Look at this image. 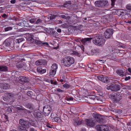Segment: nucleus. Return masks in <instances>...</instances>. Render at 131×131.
Wrapping results in <instances>:
<instances>
[{
	"label": "nucleus",
	"mask_w": 131,
	"mask_h": 131,
	"mask_svg": "<svg viewBox=\"0 0 131 131\" xmlns=\"http://www.w3.org/2000/svg\"><path fill=\"white\" fill-rule=\"evenodd\" d=\"M4 9L2 8V7H0V13H3L4 12Z\"/></svg>",
	"instance_id": "5fc2aeb1"
},
{
	"label": "nucleus",
	"mask_w": 131,
	"mask_h": 131,
	"mask_svg": "<svg viewBox=\"0 0 131 131\" xmlns=\"http://www.w3.org/2000/svg\"><path fill=\"white\" fill-rule=\"evenodd\" d=\"M90 101L93 104L96 103V102L97 100V99L96 97H90Z\"/></svg>",
	"instance_id": "a878e982"
},
{
	"label": "nucleus",
	"mask_w": 131,
	"mask_h": 131,
	"mask_svg": "<svg viewBox=\"0 0 131 131\" xmlns=\"http://www.w3.org/2000/svg\"><path fill=\"white\" fill-rule=\"evenodd\" d=\"M102 81L104 83H107L109 82V79L107 77L105 76L104 77V80H102Z\"/></svg>",
	"instance_id": "cd10ccee"
},
{
	"label": "nucleus",
	"mask_w": 131,
	"mask_h": 131,
	"mask_svg": "<svg viewBox=\"0 0 131 131\" xmlns=\"http://www.w3.org/2000/svg\"><path fill=\"white\" fill-rule=\"evenodd\" d=\"M54 120L57 123H60L61 121V119L60 117H56L54 118L53 117Z\"/></svg>",
	"instance_id": "bb28decb"
},
{
	"label": "nucleus",
	"mask_w": 131,
	"mask_h": 131,
	"mask_svg": "<svg viewBox=\"0 0 131 131\" xmlns=\"http://www.w3.org/2000/svg\"><path fill=\"white\" fill-rule=\"evenodd\" d=\"M56 17V16L54 15H51V16L49 17L48 18H50V20H52L55 19Z\"/></svg>",
	"instance_id": "2f4dec72"
},
{
	"label": "nucleus",
	"mask_w": 131,
	"mask_h": 131,
	"mask_svg": "<svg viewBox=\"0 0 131 131\" xmlns=\"http://www.w3.org/2000/svg\"><path fill=\"white\" fill-rule=\"evenodd\" d=\"M111 58L112 60H115L116 59V58H115V57H114L113 56H112L111 57Z\"/></svg>",
	"instance_id": "338daca9"
},
{
	"label": "nucleus",
	"mask_w": 131,
	"mask_h": 131,
	"mask_svg": "<svg viewBox=\"0 0 131 131\" xmlns=\"http://www.w3.org/2000/svg\"><path fill=\"white\" fill-rule=\"evenodd\" d=\"M34 36L32 35H30L27 38V41L29 43H32L34 42Z\"/></svg>",
	"instance_id": "a211bd4d"
},
{
	"label": "nucleus",
	"mask_w": 131,
	"mask_h": 131,
	"mask_svg": "<svg viewBox=\"0 0 131 131\" xmlns=\"http://www.w3.org/2000/svg\"><path fill=\"white\" fill-rule=\"evenodd\" d=\"M8 70L7 68L5 66H0V71H6Z\"/></svg>",
	"instance_id": "5701e85b"
},
{
	"label": "nucleus",
	"mask_w": 131,
	"mask_h": 131,
	"mask_svg": "<svg viewBox=\"0 0 131 131\" xmlns=\"http://www.w3.org/2000/svg\"><path fill=\"white\" fill-rule=\"evenodd\" d=\"M14 94L11 93L7 94V96L3 98V99L4 101H10V102L13 101V98Z\"/></svg>",
	"instance_id": "9d476101"
},
{
	"label": "nucleus",
	"mask_w": 131,
	"mask_h": 131,
	"mask_svg": "<svg viewBox=\"0 0 131 131\" xmlns=\"http://www.w3.org/2000/svg\"><path fill=\"white\" fill-rule=\"evenodd\" d=\"M63 14H64L65 15H61L60 17H61L62 18L67 20H69L70 19V16H68V14L64 13Z\"/></svg>",
	"instance_id": "aec40b11"
},
{
	"label": "nucleus",
	"mask_w": 131,
	"mask_h": 131,
	"mask_svg": "<svg viewBox=\"0 0 131 131\" xmlns=\"http://www.w3.org/2000/svg\"><path fill=\"white\" fill-rule=\"evenodd\" d=\"M42 20L40 19H38L36 21V23L37 24H38L42 22Z\"/></svg>",
	"instance_id": "ea45409f"
},
{
	"label": "nucleus",
	"mask_w": 131,
	"mask_h": 131,
	"mask_svg": "<svg viewBox=\"0 0 131 131\" xmlns=\"http://www.w3.org/2000/svg\"><path fill=\"white\" fill-rule=\"evenodd\" d=\"M12 28L11 27H7L5 28V31L11 30L12 29Z\"/></svg>",
	"instance_id": "e433bc0d"
},
{
	"label": "nucleus",
	"mask_w": 131,
	"mask_h": 131,
	"mask_svg": "<svg viewBox=\"0 0 131 131\" xmlns=\"http://www.w3.org/2000/svg\"><path fill=\"white\" fill-rule=\"evenodd\" d=\"M58 68V65L56 63L53 64L51 67V70H53L56 71L57 70Z\"/></svg>",
	"instance_id": "393cba45"
},
{
	"label": "nucleus",
	"mask_w": 131,
	"mask_h": 131,
	"mask_svg": "<svg viewBox=\"0 0 131 131\" xmlns=\"http://www.w3.org/2000/svg\"><path fill=\"white\" fill-rule=\"evenodd\" d=\"M96 128L98 131H109L108 127L103 125H97Z\"/></svg>",
	"instance_id": "423d86ee"
},
{
	"label": "nucleus",
	"mask_w": 131,
	"mask_h": 131,
	"mask_svg": "<svg viewBox=\"0 0 131 131\" xmlns=\"http://www.w3.org/2000/svg\"><path fill=\"white\" fill-rule=\"evenodd\" d=\"M71 2L70 1H69L68 2H66L64 4V5H71Z\"/></svg>",
	"instance_id": "c03bdc74"
},
{
	"label": "nucleus",
	"mask_w": 131,
	"mask_h": 131,
	"mask_svg": "<svg viewBox=\"0 0 131 131\" xmlns=\"http://www.w3.org/2000/svg\"><path fill=\"white\" fill-rule=\"evenodd\" d=\"M110 110L111 111H112L113 112H117V111H118V110H117L115 109L114 108H111L110 109Z\"/></svg>",
	"instance_id": "8fccbe9b"
},
{
	"label": "nucleus",
	"mask_w": 131,
	"mask_h": 131,
	"mask_svg": "<svg viewBox=\"0 0 131 131\" xmlns=\"http://www.w3.org/2000/svg\"><path fill=\"white\" fill-rule=\"evenodd\" d=\"M36 18H32L30 19L29 20V21L30 23H34L36 21Z\"/></svg>",
	"instance_id": "f704fd0d"
},
{
	"label": "nucleus",
	"mask_w": 131,
	"mask_h": 131,
	"mask_svg": "<svg viewBox=\"0 0 131 131\" xmlns=\"http://www.w3.org/2000/svg\"><path fill=\"white\" fill-rule=\"evenodd\" d=\"M111 98L112 100L116 102H118L121 99V96L119 94H115L111 95Z\"/></svg>",
	"instance_id": "0eeeda50"
},
{
	"label": "nucleus",
	"mask_w": 131,
	"mask_h": 131,
	"mask_svg": "<svg viewBox=\"0 0 131 131\" xmlns=\"http://www.w3.org/2000/svg\"><path fill=\"white\" fill-rule=\"evenodd\" d=\"M121 88V87L119 85L112 84L110 86H108L107 89H111L113 91H117L120 90Z\"/></svg>",
	"instance_id": "6e6552de"
},
{
	"label": "nucleus",
	"mask_w": 131,
	"mask_h": 131,
	"mask_svg": "<svg viewBox=\"0 0 131 131\" xmlns=\"http://www.w3.org/2000/svg\"><path fill=\"white\" fill-rule=\"evenodd\" d=\"M50 83L51 84H53L54 85H56L57 84L56 82V81L53 82V80H50Z\"/></svg>",
	"instance_id": "de8ad7c7"
},
{
	"label": "nucleus",
	"mask_w": 131,
	"mask_h": 131,
	"mask_svg": "<svg viewBox=\"0 0 131 131\" xmlns=\"http://www.w3.org/2000/svg\"><path fill=\"white\" fill-rule=\"evenodd\" d=\"M56 71L51 69L49 73V75L50 77H53L56 74Z\"/></svg>",
	"instance_id": "412c9836"
},
{
	"label": "nucleus",
	"mask_w": 131,
	"mask_h": 131,
	"mask_svg": "<svg viewBox=\"0 0 131 131\" xmlns=\"http://www.w3.org/2000/svg\"><path fill=\"white\" fill-rule=\"evenodd\" d=\"M85 123L87 125L92 127L94 125V123L91 119H85Z\"/></svg>",
	"instance_id": "f8f14e48"
},
{
	"label": "nucleus",
	"mask_w": 131,
	"mask_h": 131,
	"mask_svg": "<svg viewBox=\"0 0 131 131\" xmlns=\"http://www.w3.org/2000/svg\"><path fill=\"white\" fill-rule=\"evenodd\" d=\"M94 117L95 120L97 122L101 123L102 122V118L101 116L99 114H96L95 115Z\"/></svg>",
	"instance_id": "2eb2a0df"
},
{
	"label": "nucleus",
	"mask_w": 131,
	"mask_h": 131,
	"mask_svg": "<svg viewBox=\"0 0 131 131\" xmlns=\"http://www.w3.org/2000/svg\"><path fill=\"white\" fill-rule=\"evenodd\" d=\"M29 131H37L36 130L33 128H31L30 129Z\"/></svg>",
	"instance_id": "0e129e2a"
},
{
	"label": "nucleus",
	"mask_w": 131,
	"mask_h": 131,
	"mask_svg": "<svg viewBox=\"0 0 131 131\" xmlns=\"http://www.w3.org/2000/svg\"><path fill=\"white\" fill-rule=\"evenodd\" d=\"M23 98V96L21 95H19L18 96V98L19 99H21Z\"/></svg>",
	"instance_id": "680f3d73"
},
{
	"label": "nucleus",
	"mask_w": 131,
	"mask_h": 131,
	"mask_svg": "<svg viewBox=\"0 0 131 131\" xmlns=\"http://www.w3.org/2000/svg\"><path fill=\"white\" fill-rule=\"evenodd\" d=\"M92 39V38H85L81 40V42L84 45H86L90 42Z\"/></svg>",
	"instance_id": "ddd939ff"
},
{
	"label": "nucleus",
	"mask_w": 131,
	"mask_h": 131,
	"mask_svg": "<svg viewBox=\"0 0 131 131\" xmlns=\"http://www.w3.org/2000/svg\"><path fill=\"white\" fill-rule=\"evenodd\" d=\"M33 114L35 117L37 118H41L43 117L42 113L40 112L37 113L34 112Z\"/></svg>",
	"instance_id": "f3484780"
},
{
	"label": "nucleus",
	"mask_w": 131,
	"mask_h": 131,
	"mask_svg": "<svg viewBox=\"0 0 131 131\" xmlns=\"http://www.w3.org/2000/svg\"><path fill=\"white\" fill-rule=\"evenodd\" d=\"M115 1V0H111V5L112 6H114V5Z\"/></svg>",
	"instance_id": "09e8293b"
},
{
	"label": "nucleus",
	"mask_w": 131,
	"mask_h": 131,
	"mask_svg": "<svg viewBox=\"0 0 131 131\" xmlns=\"http://www.w3.org/2000/svg\"><path fill=\"white\" fill-rule=\"evenodd\" d=\"M57 91L60 92H64V91L59 89H57Z\"/></svg>",
	"instance_id": "603ef678"
},
{
	"label": "nucleus",
	"mask_w": 131,
	"mask_h": 131,
	"mask_svg": "<svg viewBox=\"0 0 131 131\" xmlns=\"http://www.w3.org/2000/svg\"><path fill=\"white\" fill-rule=\"evenodd\" d=\"M103 75H100L99 76H98L97 77V78L99 80H100V81H102V77Z\"/></svg>",
	"instance_id": "37998d69"
},
{
	"label": "nucleus",
	"mask_w": 131,
	"mask_h": 131,
	"mask_svg": "<svg viewBox=\"0 0 131 131\" xmlns=\"http://www.w3.org/2000/svg\"><path fill=\"white\" fill-rule=\"evenodd\" d=\"M46 126L47 127L50 128H51L53 126L52 125L50 124H47Z\"/></svg>",
	"instance_id": "3c124183"
},
{
	"label": "nucleus",
	"mask_w": 131,
	"mask_h": 131,
	"mask_svg": "<svg viewBox=\"0 0 131 131\" xmlns=\"http://www.w3.org/2000/svg\"><path fill=\"white\" fill-rule=\"evenodd\" d=\"M35 42L37 44L42 46L43 43L42 42L38 40H35Z\"/></svg>",
	"instance_id": "4c0bfd02"
},
{
	"label": "nucleus",
	"mask_w": 131,
	"mask_h": 131,
	"mask_svg": "<svg viewBox=\"0 0 131 131\" xmlns=\"http://www.w3.org/2000/svg\"><path fill=\"white\" fill-rule=\"evenodd\" d=\"M16 108L18 110H26V109L24 108H22L19 107H17Z\"/></svg>",
	"instance_id": "a18cd8bd"
},
{
	"label": "nucleus",
	"mask_w": 131,
	"mask_h": 131,
	"mask_svg": "<svg viewBox=\"0 0 131 131\" xmlns=\"http://www.w3.org/2000/svg\"><path fill=\"white\" fill-rule=\"evenodd\" d=\"M27 108L29 109L30 110H32L33 109V108L30 106H27Z\"/></svg>",
	"instance_id": "4d7b16f0"
},
{
	"label": "nucleus",
	"mask_w": 131,
	"mask_h": 131,
	"mask_svg": "<svg viewBox=\"0 0 131 131\" xmlns=\"http://www.w3.org/2000/svg\"><path fill=\"white\" fill-rule=\"evenodd\" d=\"M8 16L6 14H4L2 16V17L5 18H6V17Z\"/></svg>",
	"instance_id": "864d4df0"
},
{
	"label": "nucleus",
	"mask_w": 131,
	"mask_h": 131,
	"mask_svg": "<svg viewBox=\"0 0 131 131\" xmlns=\"http://www.w3.org/2000/svg\"><path fill=\"white\" fill-rule=\"evenodd\" d=\"M117 74L121 76L122 77L124 75V72L123 70L121 69L118 70L116 71Z\"/></svg>",
	"instance_id": "4be33fe9"
},
{
	"label": "nucleus",
	"mask_w": 131,
	"mask_h": 131,
	"mask_svg": "<svg viewBox=\"0 0 131 131\" xmlns=\"http://www.w3.org/2000/svg\"><path fill=\"white\" fill-rule=\"evenodd\" d=\"M72 54L74 55H76L78 57H80L81 56L80 53L76 51H73Z\"/></svg>",
	"instance_id": "72a5a7b5"
},
{
	"label": "nucleus",
	"mask_w": 131,
	"mask_h": 131,
	"mask_svg": "<svg viewBox=\"0 0 131 131\" xmlns=\"http://www.w3.org/2000/svg\"><path fill=\"white\" fill-rule=\"evenodd\" d=\"M57 31L59 33H60L61 32V30L60 29H58L57 30Z\"/></svg>",
	"instance_id": "e2e57ef3"
},
{
	"label": "nucleus",
	"mask_w": 131,
	"mask_h": 131,
	"mask_svg": "<svg viewBox=\"0 0 131 131\" xmlns=\"http://www.w3.org/2000/svg\"><path fill=\"white\" fill-rule=\"evenodd\" d=\"M47 63L46 61L44 60H40L37 61L36 62V64L37 66L41 65H45Z\"/></svg>",
	"instance_id": "4468645a"
},
{
	"label": "nucleus",
	"mask_w": 131,
	"mask_h": 131,
	"mask_svg": "<svg viewBox=\"0 0 131 131\" xmlns=\"http://www.w3.org/2000/svg\"><path fill=\"white\" fill-rule=\"evenodd\" d=\"M24 65L22 63H18L16 64V67L19 68H21L24 67Z\"/></svg>",
	"instance_id": "c85d7f7f"
},
{
	"label": "nucleus",
	"mask_w": 131,
	"mask_h": 131,
	"mask_svg": "<svg viewBox=\"0 0 131 131\" xmlns=\"http://www.w3.org/2000/svg\"><path fill=\"white\" fill-rule=\"evenodd\" d=\"M16 2L15 0H12L10 1V3L12 4H14Z\"/></svg>",
	"instance_id": "052dcab7"
},
{
	"label": "nucleus",
	"mask_w": 131,
	"mask_h": 131,
	"mask_svg": "<svg viewBox=\"0 0 131 131\" xmlns=\"http://www.w3.org/2000/svg\"><path fill=\"white\" fill-rule=\"evenodd\" d=\"M51 108L49 105H45L43 108V112L44 115L45 116H48L51 112Z\"/></svg>",
	"instance_id": "39448f33"
},
{
	"label": "nucleus",
	"mask_w": 131,
	"mask_h": 131,
	"mask_svg": "<svg viewBox=\"0 0 131 131\" xmlns=\"http://www.w3.org/2000/svg\"><path fill=\"white\" fill-rule=\"evenodd\" d=\"M27 94L29 96L31 97L32 95V93L31 91H29L27 92Z\"/></svg>",
	"instance_id": "a19ab883"
},
{
	"label": "nucleus",
	"mask_w": 131,
	"mask_h": 131,
	"mask_svg": "<svg viewBox=\"0 0 131 131\" xmlns=\"http://www.w3.org/2000/svg\"><path fill=\"white\" fill-rule=\"evenodd\" d=\"M19 82L21 84H24L25 83L28 82L29 81L28 78L24 76H20L19 77Z\"/></svg>",
	"instance_id": "9b49d317"
},
{
	"label": "nucleus",
	"mask_w": 131,
	"mask_h": 131,
	"mask_svg": "<svg viewBox=\"0 0 131 131\" xmlns=\"http://www.w3.org/2000/svg\"><path fill=\"white\" fill-rule=\"evenodd\" d=\"M108 3V1H107L101 0L95 1V4L96 6L102 8L106 6Z\"/></svg>",
	"instance_id": "20e7f679"
},
{
	"label": "nucleus",
	"mask_w": 131,
	"mask_h": 131,
	"mask_svg": "<svg viewBox=\"0 0 131 131\" xmlns=\"http://www.w3.org/2000/svg\"><path fill=\"white\" fill-rule=\"evenodd\" d=\"M19 125L18 127V129L22 130V129L28 128L29 127V122L25 121L23 118L20 119L19 121Z\"/></svg>",
	"instance_id": "7ed1b4c3"
},
{
	"label": "nucleus",
	"mask_w": 131,
	"mask_h": 131,
	"mask_svg": "<svg viewBox=\"0 0 131 131\" xmlns=\"http://www.w3.org/2000/svg\"><path fill=\"white\" fill-rule=\"evenodd\" d=\"M93 43L97 46H102L104 44L105 40L103 37L97 35L92 38Z\"/></svg>",
	"instance_id": "f257e3e1"
},
{
	"label": "nucleus",
	"mask_w": 131,
	"mask_h": 131,
	"mask_svg": "<svg viewBox=\"0 0 131 131\" xmlns=\"http://www.w3.org/2000/svg\"><path fill=\"white\" fill-rule=\"evenodd\" d=\"M11 43V41L10 40H7L5 43V45L6 46H9Z\"/></svg>",
	"instance_id": "473e14b6"
},
{
	"label": "nucleus",
	"mask_w": 131,
	"mask_h": 131,
	"mask_svg": "<svg viewBox=\"0 0 131 131\" xmlns=\"http://www.w3.org/2000/svg\"><path fill=\"white\" fill-rule=\"evenodd\" d=\"M73 100V98L72 97H70L68 98L67 99V100L68 101H72Z\"/></svg>",
	"instance_id": "6e6d98bb"
},
{
	"label": "nucleus",
	"mask_w": 131,
	"mask_h": 131,
	"mask_svg": "<svg viewBox=\"0 0 131 131\" xmlns=\"http://www.w3.org/2000/svg\"><path fill=\"white\" fill-rule=\"evenodd\" d=\"M7 111L10 113L12 112V110L10 108H8L7 109Z\"/></svg>",
	"instance_id": "bf43d9fd"
},
{
	"label": "nucleus",
	"mask_w": 131,
	"mask_h": 131,
	"mask_svg": "<svg viewBox=\"0 0 131 131\" xmlns=\"http://www.w3.org/2000/svg\"><path fill=\"white\" fill-rule=\"evenodd\" d=\"M113 30L111 29H108L106 30L104 34L106 38H109L112 37L113 33Z\"/></svg>",
	"instance_id": "1a4fd4ad"
},
{
	"label": "nucleus",
	"mask_w": 131,
	"mask_h": 131,
	"mask_svg": "<svg viewBox=\"0 0 131 131\" xmlns=\"http://www.w3.org/2000/svg\"><path fill=\"white\" fill-rule=\"evenodd\" d=\"M37 70L38 72L41 74L45 73L46 71V69H42L41 67H38L37 68Z\"/></svg>",
	"instance_id": "6ab92c4d"
},
{
	"label": "nucleus",
	"mask_w": 131,
	"mask_h": 131,
	"mask_svg": "<svg viewBox=\"0 0 131 131\" xmlns=\"http://www.w3.org/2000/svg\"><path fill=\"white\" fill-rule=\"evenodd\" d=\"M126 9L129 10H131V5L130 4H128L126 6Z\"/></svg>",
	"instance_id": "58836bf2"
},
{
	"label": "nucleus",
	"mask_w": 131,
	"mask_h": 131,
	"mask_svg": "<svg viewBox=\"0 0 131 131\" xmlns=\"http://www.w3.org/2000/svg\"><path fill=\"white\" fill-rule=\"evenodd\" d=\"M75 62L74 58L70 56H67L63 58L61 63L65 66L69 67L73 64Z\"/></svg>",
	"instance_id": "f03ea898"
},
{
	"label": "nucleus",
	"mask_w": 131,
	"mask_h": 131,
	"mask_svg": "<svg viewBox=\"0 0 131 131\" xmlns=\"http://www.w3.org/2000/svg\"><path fill=\"white\" fill-rule=\"evenodd\" d=\"M128 70L129 72L130 73H131V69L130 68H129L128 69Z\"/></svg>",
	"instance_id": "774afa93"
},
{
	"label": "nucleus",
	"mask_w": 131,
	"mask_h": 131,
	"mask_svg": "<svg viewBox=\"0 0 131 131\" xmlns=\"http://www.w3.org/2000/svg\"><path fill=\"white\" fill-rule=\"evenodd\" d=\"M13 79H12V81L15 83L18 81V78L16 77H13Z\"/></svg>",
	"instance_id": "7c9ffc66"
},
{
	"label": "nucleus",
	"mask_w": 131,
	"mask_h": 131,
	"mask_svg": "<svg viewBox=\"0 0 131 131\" xmlns=\"http://www.w3.org/2000/svg\"><path fill=\"white\" fill-rule=\"evenodd\" d=\"M0 88L2 89H7L10 88V86L5 83H0Z\"/></svg>",
	"instance_id": "dca6fc26"
},
{
	"label": "nucleus",
	"mask_w": 131,
	"mask_h": 131,
	"mask_svg": "<svg viewBox=\"0 0 131 131\" xmlns=\"http://www.w3.org/2000/svg\"><path fill=\"white\" fill-rule=\"evenodd\" d=\"M18 130L19 131H27V130L26 129V128L24 129H22V130H20V129H18Z\"/></svg>",
	"instance_id": "69168bd1"
},
{
	"label": "nucleus",
	"mask_w": 131,
	"mask_h": 131,
	"mask_svg": "<svg viewBox=\"0 0 131 131\" xmlns=\"http://www.w3.org/2000/svg\"><path fill=\"white\" fill-rule=\"evenodd\" d=\"M24 40V39L23 38H19L17 39L16 40V43H19L20 42H21Z\"/></svg>",
	"instance_id": "c756f323"
},
{
	"label": "nucleus",
	"mask_w": 131,
	"mask_h": 131,
	"mask_svg": "<svg viewBox=\"0 0 131 131\" xmlns=\"http://www.w3.org/2000/svg\"><path fill=\"white\" fill-rule=\"evenodd\" d=\"M130 76H129L128 77H126L125 78V80L126 81L127 80L129 79H130Z\"/></svg>",
	"instance_id": "13d9d810"
},
{
	"label": "nucleus",
	"mask_w": 131,
	"mask_h": 131,
	"mask_svg": "<svg viewBox=\"0 0 131 131\" xmlns=\"http://www.w3.org/2000/svg\"><path fill=\"white\" fill-rule=\"evenodd\" d=\"M63 87L66 89H68L70 87V86L68 84H66L63 85Z\"/></svg>",
	"instance_id": "79ce46f5"
},
{
	"label": "nucleus",
	"mask_w": 131,
	"mask_h": 131,
	"mask_svg": "<svg viewBox=\"0 0 131 131\" xmlns=\"http://www.w3.org/2000/svg\"><path fill=\"white\" fill-rule=\"evenodd\" d=\"M68 25L66 24H63L61 25L60 27L63 28H66L68 27Z\"/></svg>",
	"instance_id": "c9c22d12"
},
{
	"label": "nucleus",
	"mask_w": 131,
	"mask_h": 131,
	"mask_svg": "<svg viewBox=\"0 0 131 131\" xmlns=\"http://www.w3.org/2000/svg\"><path fill=\"white\" fill-rule=\"evenodd\" d=\"M42 45H43L44 46H48L49 45V44L47 42H43Z\"/></svg>",
	"instance_id": "49530a36"
},
{
	"label": "nucleus",
	"mask_w": 131,
	"mask_h": 131,
	"mask_svg": "<svg viewBox=\"0 0 131 131\" xmlns=\"http://www.w3.org/2000/svg\"><path fill=\"white\" fill-rule=\"evenodd\" d=\"M82 123V120H75L74 122V124L75 125H81Z\"/></svg>",
	"instance_id": "b1692460"
}]
</instances>
